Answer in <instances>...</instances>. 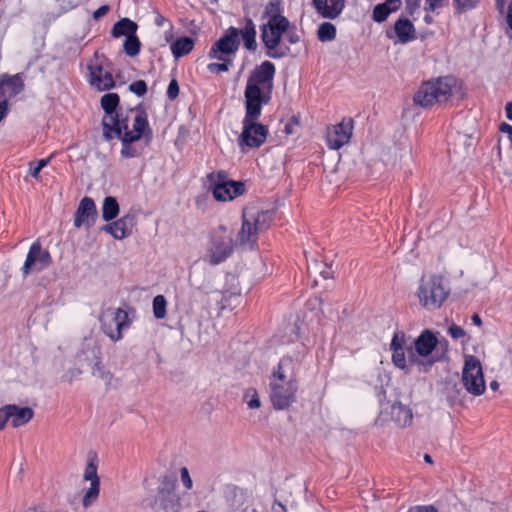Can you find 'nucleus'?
<instances>
[{"label": "nucleus", "instance_id": "obj_20", "mask_svg": "<svg viewBox=\"0 0 512 512\" xmlns=\"http://www.w3.org/2000/svg\"><path fill=\"white\" fill-rule=\"evenodd\" d=\"M353 120L343 118L338 124L332 125L326 131V144L331 150H338L348 144L353 132Z\"/></svg>", "mask_w": 512, "mask_h": 512}, {"label": "nucleus", "instance_id": "obj_8", "mask_svg": "<svg viewBox=\"0 0 512 512\" xmlns=\"http://www.w3.org/2000/svg\"><path fill=\"white\" fill-rule=\"evenodd\" d=\"M417 296L423 307L437 309L447 298L448 290L445 288L441 276H423L417 290Z\"/></svg>", "mask_w": 512, "mask_h": 512}, {"label": "nucleus", "instance_id": "obj_13", "mask_svg": "<svg viewBox=\"0 0 512 512\" xmlns=\"http://www.w3.org/2000/svg\"><path fill=\"white\" fill-rule=\"evenodd\" d=\"M228 507L233 512H265L266 505L262 498L252 491L233 487L227 498Z\"/></svg>", "mask_w": 512, "mask_h": 512}, {"label": "nucleus", "instance_id": "obj_23", "mask_svg": "<svg viewBox=\"0 0 512 512\" xmlns=\"http://www.w3.org/2000/svg\"><path fill=\"white\" fill-rule=\"evenodd\" d=\"M316 12L323 18L336 19L345 7V0H312Z\"/></svg>", "mask_w": 512, "mask_h": 512}, {"label": "nucleus", "instance_id": "obj_38", "mask_svg": "<svg viewBox=\"0 0 512 512\" xmlns=\"http://www.w3.org/2000/svg\"><path fill=\"white\" fill-rule=\"evenodd\" d=\"M167 302L163 295H157L153 299V314L156 319H164L166 317Z\"/></svg>", "mask_w": 512, "mask_h": 512}, {"label": "nucleus", "instance_id": "obj_49", "mask_svg": "<svg viewBox=\"0 0 512 512\" xmlns=\"http://www.w3.org/2000/svg\"><path fill=\"white\" fill-rule=\"evenodd\" d=\"M407 512H438L434 505H416L410 507Z\"/></svg>", "mask_w": 512, "mask_h": 512}, {"label": "nucleus", "instance_id": "obj_18", "mask_svg": "<svg viewBox=\"0 0 512 512\" xmlns=\"http://www.w3.org/2000/svg\"><path fill=\"white\" fill-rule=\"evenodd\" d=\"M413 419L412 410L399 402L385 404L382 406L378 422L384 424L393 422L396 427L405 428L411 425Z\"/></svg>", "mask_w": 512, "mask_h": 512}, {"label": "nucleus", "instance_id": "obj_22", "mask_svg": "<svg viewBox=\"0 0 512 512\" xmlns=\"http://www.w3.org/2000/svg\"><path fill=\"white\" fill-rule=\"evenodd\" d=\"M98 211L95 202L90 197H84L80 200L74 216V227H85L90 229L96 222Z\"/></svg>", "mask_w": 512, "mask_h": 512}, {"label": "nucleus", "instance_id": "obj_28", "mask_svg": "<svg viewBox=\"0 0 512 512\" xmlns=\"http://www.w3.org/2000/svg\"><path fill=\"white\" fill-rule=\"evenodd\" d=\"M128 216L122 217L103 226L102 230L110 234L114 239L122 240L128 235Z\"/></svg>", "mask_w": 512, "mask_h": 512}, {"label": "nucleus", "instance_id": "obj_34", "mask_svg": "<svg viewBox=\"0 0 512 512\" xmlns=\"http://www.w3.org/2000/svg\"><path fill=\"white\" fill-rule=\"evenodd\" d=\"M98 470V459L95 454L89 455L87 464L83 472V479L89 483L100 482V478L97 473Z\"/></svg>", "mask_w": 512, "mask_h": 512}, {"label": "nucleus", "instance_id": "obj_19", "mask_svg": "<svg viewBox=\"0 0 512 512\" xmlns=\"http://www.w3.org/2000/svg\"><path fill=\"white\" fill-rule=\"evenodd\" d=\"M155 503L160 512H181L182 503L175 485L170 480H164L157 490Z\"/></svg>", "mask_w": 512, "mask_h": 512}, {"label": "nucleus", "instance_id": "obj_59", "mask_svg": "<svg viewBox=\"0 0 512 512\" xmlns=\"http://www.w3.org/2000/svg\"><path fill=\"white\" fill-rule=\"evenodd\" d=\"M471 320H472V323L477 325V326H480L482 324V321H481V318L479 315L477 314H474L472 317H471Z\"/></svg>", "mask_w": 512, "mask_h": 512}, {"label": "nucleus", "instance_id": "obj_17", "mask_svg": "<svg viewBox=\"0 0 512 512\" xmlns=\"http://www.w3.org/2000/svg\"><path fill=\"white\" fill-rule=\"evenodd\" d=\"M240 44V31L235 27H230L224 35L220 37L210 48L208 56L211 59L224 61L226 55L234 54Z\"/></svg>", "mask_w": 512, "mask_h": 512}, {"label": "nucleus", "instance_id": "obj_43", "mask_svg": "<svg viewBox=\"0 0 512 512\" xmlns=\"http://www.w3.org/2000/svg\"><path fill=\"white\" fill-rule=\"evenodd\" d=\"M129 90L135 95L141 97L147 92V85L143 80H137L129 85Z\"/></svg>", "mask_w": 512, "mask_h": 512}, {"label": "nucleus", "instance_id": "obj_24", "mask_svg": "<svg viewBox=\"0 0 512 512\" xmlns=\"http://www.w3.org/2000/svg\"><path fill=\"white\" fill-rule=\"evenodd\" d=\"M438 340L430 330H424L414 341V352L421 357L429 356L436 348Z\"/></svg>", "mask_w": 512, "mask_h": 512}, {"label": "nucleus", "instance_id": "obj_40", "mask_svg": "<svg viewBox=\"0 0 512 512\" xmlns=\"http://www.w3.org/2000/svg\"><path fill=\"white\" fill-rule=\"evenodd\" d=\"M243 398L250 409H258L261 405L258 393L254 388L247 389Z\"/></svg>", "mask_w": 512, "mask_h": 512}, {"label": "nucleus", "instance_id": "obj_55", "mask_svg": "<svg viewBox=\"0 0 512 512\" xmlns=\"http://www.w3.org/2000/svg\"><path fill=\"white\" fill-rule=\"evenodd\" d=\"M286 34H287L288 40L291 44L298 42V36L294 32H292L290 29L288 30V32H286Z\"/></svg>", "mask_w": 512, "mask_h": 512}, {"label": "nucleus", "instance_id": "obj_9", "mask_svg": "<svg viewBox=\"0 0 512 512\" xmlns=\"http://www.w3.org/2000/svg\"><path fill=\"white\" fill-rule=\"evenodd\" d=\"M233 252V233L224 226L213 230L210 236L209 246L205 255V261L211 265L224 262Z\"/></svg>", "mask_w": 512, "mask_h": 512}, {"label": "nucleus", "instance_id": "obj_63", "mask_svg": "<svg viewBox=\"0 0 512 512\" xmlns=\"http://www.w3.org/2000/svg\"><path fill=\"white\" fill-rule=\"evenodd\" d=\"M412 1H413V0H407V4H408V6H411V5H412Z\"/></svg>", "mask_w": 512, "mask_h": 512}, {"label": "nucleus", "instance_id": "obj_53", "mask_svg": "<svg viewBox=\"0 0 512 512\" xmlns=\"http://www.w3.org/2000/svg\"><path fill=\"white\" fill-rule=\"evenodd\" d=\"M109 10V7L107 5L100 6L97 10L94 11L93 17L95 19H98L102 16H104Z\"/></svg>", "mask_w": 512, "mask_h": 512}, {"label": "nucleus", "instance_id": "obj_30", "mask_svg": "<svg viewBox=\"0 0 512 512\" xmlns=\"http://www.w3.org/2000/svg\"><path fill=\"white\" fill-rule=\"evenodd\" d=\"M194 45L195 42L191 37H180L171 44V53L175 59H179L190 53L193 50Z\"/></svg>", "mask_w": 512, "mask_h": 512}, {"label": "nucleus", "instance_id": "obj_31", "mask_svg": "<svg viewBox=\"0 0 512 512\" xmlns=\"http://www.w3.org/2000/svg\"><path fill=\"white\" fill-rule=\"evenodd\" d=\"M240 31V37L243 40L244 46L248 50H255L256 49V28L255 24L253 23L252 19L247 18L245 20L244 27L239 30Z\"/></svg>", "mask_w": 512, "mask_h": 512}, {"label": "nucleus", "instance_id": "obj_10", "mask_svg": "<svg viewBox=\"0 0 512 512\" xmlns=\"http://www.w3.org/2000/svg\"><path fill=\"white\" fill-rule=\"evenodd\" d=\"M208 189L216 201H232L245 191L243 182L228 180L224 171L212 172L207 175Z\"/></svg>", "mask_w": 512, "mask_h": 512}, {"label": "nucleus", "instance_id": "obj_16", "mask_svg": "<svg viewBox=\"0 0 512 512\" xmlns=\"http://www.w3.org/2000/svg\"><path fill=\"white\" fill-rule=\"evenodd\" d=\"M100 347L93 337H87L81 343V346L76 354L77 362L81 366L91 367L92 374L103 378L104 371L101 366L100 360Z\"/></svg>", "mask_w": 512, "mask_h": 512}, {"label": "nucleus", "instance_id": "obj_7", "mask_svg": "<svg viewBox=\"0 0 512 512\" xmlns=\"http://www.w3.org/2000/svg\"><path fill=\"white\" fill-rule=\"evenodd\" d=\"M272 221L271 213L268 211H255L245 209L243 211V222L238 239L242 245H251L256 241L258 233L269 228Z\"/></svg>", "mask_w": 512, "mask_h": 512}, {"label": "nucleus", "instance_id": "obj_48", "mask_svg": "<svg viewBox=\"0 0 512 512\" xmlns=\"http://www.w3.org/2000/svg\"><path fill=\"white\" fill-rule=\"evenodd\" d=\"M448 333L449 335L453 338V339H460L462 337L465 336V331L463 328H461L460 326H457L455 324L451 325L448 329Z\"/></svg>", "mask_w": 512, "mask_h": 512}, {"label": "nucleus", "instance_id": "obj_57", "mask_svg": "<svg viewBox=\"0 0 512 512\" xmlns=\"http://www.w3.org/2000/svg\"><path fill=\"white\" fill-rule=\"evenodd\" d=\"M505 112L507 119L512 120V102L506 104Z\"/></svg>", "mask_w": 512, "mask_h": 512}, {"label": "nucleus", "instance_id": "obj_15", "mask_svg": "<svg viewBox=\"0 0 512 512\" xmlns=\"http://www.w3.org/2000/svg\"><path fill=\"white\" fill-rule=\"evenodd\" d=\"M392 363L400 370L408 371L409 367L418 362L412 346H407L406 335L403 331L394 332L390 342Z\"/></svg>", "mask_w": 512, "mask_h": 512}, {"label": "nucleus", "instance_id": "obj_29", "mask_svg": "<svg viewBox=\"0 0 512 512\" xmlns=\"http://www.w3.org/2000/svg\"><path fill=\"white\" fill-rule=\"evenodd\" d=\"M137 29L138 26L134 21L129 18H122L113 25L111 35L114 38H120L122 36L127 38L136 34Z\"/></svg>", "mask_w": 512, "mask_h": 512}, {"label": "nucleus", "instance_id": "obj_14", "mask_svg": "<svg viewBox=\"0 0 512 512\" xmlns=\"http://www.w3.org/2000/svg\"><path fill=\"white\" fill-rule=\"evenodd\" d=\"M392 363L400 370L408 371L409 367L418 362L412 346H407L406 335L403 331L394 332L390 342Z\"/></svg>", "mask_w": 512, "mask_h": 512}, {"label": "nucleus", "instance_id": "obj_6", "mask_svg": "<svg viewBox=\"0 0 512 512\" xmlns=\"http://www.w3.org/2000/svg\"><path fill=\"white\" fill-rule=\"evenodd\" d=\"M87 70V81L93 89L103 92L115 88L110 63L104 55L95 52L87 62Z\"/></svg>", "mask_w": 512, "mask_h": 512}, {"label": "nucleus", "instance_id": "obj_37", "mask_svg": "<svg viewBox=\"0 0 512 512\" xmlns=\"http://www.w3.org/2000/svg\"><path fill=\"white\" fill-rule=\"evenodd\" d=\"M141 43L136 34L127 37L124 41L123 48L124 52L130 56L135 57L140 52Z\"/></svg>", "mask_w": 512, "mask_h": 512}, {"label": "nucleus", "instance_id": "obj_2", "mask_svg": "<svg viewBox=\"0 0 512 512\" xmlns=\"http://www.w3.org/2000/svg\"><path fill=\"white\" fill-rule=\"evenodd\" d=\"M275 71L272 62L264 61L252 70L247 79L244 91L245 115L238 138V146L242 152L259 148L266 141L268 128L258 120L262 107L271 100Z\"/></svg>", "mask_w": 512, "mask_h": 512}, {"label": "nucleus", "instance_id": "obj_54", "mask_svg": "<svg viewBox=\"0 0 512 512\" xmlns=\"http://www.w3.org/2000/svg\"><path fill=\"white\" fill-rule=\"evenodd\" d=\"M271 512H286V507L282 503L275 500L271 507Z\"/></svg>", "mask_w": 512, "mask_h": 512}, {"label": "nucleus", "instance_id": "obj_12", "mask_svg": "<svg viewBox=\"0 0 512 512\" xmlns=\"http://www.w3.org/2000/svg\"><path fill=\"white\" fill-rule=\"evenodd\" d=\"M462 383L465 390L473 396H480L486 390L482 365L473 355H466L462 369Z\"/></svg>", "mask_w": 512, "mask_h": 512}, {"label": "nucleus", "instance_id": "obj_60", "mask_svg": "<svg viewBox=\"0 0 512 512\" xmlns=\"http://www.w3.org/2000/svg\"><path fill=\"white\" fill-rule=\"evenodd\" d=\"M320 274L324 279H328L331 276V271L329 268H327L326 270L321 271Z\"/></svg>", "mask_w": 512, "mask_h": 512}, {"label": "nucleus", "instance_id": "obj_42", "mask_svg": "<svg viewBox=\"0 0 512 512\" xmlns=\"http://www.w3.org/2000/svg\"><path fill=\"white\" fill-rule=\"evenodd\" d=\"M457 11L465 12L474 9L478 5V0H453Z\"/></svg>", "mask_w": 512, "mask_h": 512}, {"label": "nucleus", "instance_id": "obj_56", "mask_svg": "<svg viewBox=\"0 0 512 512\" xmlns=\"http://www.w3.org/2000/svg\"><path fill=\"white\" fill-rule=\"evenodd\" d=\"M507 23L509 27L512 29V0L510 1L508 6Z\"/></svg>", "mask_w": 512, "mask_h": 512}, {"label": "nucleus", "instance_id": "obj_52", "mask_svg": "<svg viewBox=\"0 0 512 512\" xmlns=\"http://www.w3.org/2000/svg\"><path fill=\"white\" fill-rule=\"evenodd\" d=\"M500 131L503 133H506L508 135V139L510 141V144L512 146V126L507 123H502L500 125Z\"/></svg>", "mask_w": 512, "mask_h": 512}, {"label": "nucleus", "instance_id": "obj_64", "mask_svg": "<svg viewBox=\"0 0 512 512\" xmlns=\"http://www.w3.org/2000/svg\"><path fill=\"white\" fill-rule=\"evenodd\" d=\"M414 6H415V7H418V6H419V4H418V2H417V1H415Z\"/></svg>", "mask_w": 512, "mask_h": 512}, {"label": "nucleus", "instance_id": "obj_41", "mask_svg": "<svg viewBox=\"0 0 512 512\" xmlns=\"http://www.w3.org/2000/svg\"><path fill=\"white\" fill-rule=\"evenodd\" d=\"M231 64L226 58L224 61L220 63L212 62L207 65V69L209 72L214 74H220L222 72H227L229 70V65Z\"/></svg>", "mask_w": 512, "mask_h": 512}, {"label": "nucleus", "instance_id": "obj_32", "mask_svg": "<svg viewBox=\"0 0 512 512\" xmlns=\"http://www.w3.org/2000/svg\"><path fill=\"white\" fill-rule=\"evenodd\" d=\"M444 394L451 406L461 405L465 399V393L462 388L458 384L452 382H446Z\"/></svg>", "mask_w": 512, "mask_h": 512}, {"label": "nucleus", "instance_id": "obj_25", "mask_svg": "<svg viewBox=\"0 0 512 512\" xmlns=\"http://www.w3.org/2000/svg\"><path fill=\"white\" fill-rule=\"evenodd\" d=\"M395 43H408L415 39L414 25L406 18L398 19L394 24Z\"/></svg>", "mask_w": 512, "mask_h": 512}, {"label": "nucleus", "instance_id": "obj_1", "mask_svg": "<svg viewBox=\"0 0 512 512\" xmlns=\"http://www.w3.org/2000/svg\"><path fill=\"white\" fill-rule=\"evenodd\" d=\"M119 101L116 93H106L101 98V107L105 112L102 119L103 137L108 141L113 138L121 141V157H140L152 138L147 115L142 109L118 111Z\"/></svg>", "mask_w": 512, "mask_h": 512}, {"label": "nucleus", "instance_id": "obj_61", "mask_svg": "<svg viewBox=\"0 0 512 512\" xmlns=\"http://www.w3.org/2000/svg\"><path fill=\"white\" fill-rule=\"evenodd\" d=\"M498 387H499V384H498L496 381H492V382L490 383V388H491L492 390H497V389H498Z\"/></svg>", "mask_w": 512, "mask_h": 512}, {"label": "nucleus", "instance_id": "obj_39", "mask_svg": "<svg viewBox=\"0 0 512 512\" xmlns=\"http://www.w3.org/2000/svg\"><path fill=\"white\" fill-rule=\"evenodd\" d=\"M51 158L52 156L48 157V158H44V159H40L36 162H30L29 163V175L34 178V179H38L39 178V174L41 172V170L43 168H45L51 161Z\"/></svg>", "mask_w": 512, "mask_h": 512}, {"label": "nucleus", "instance_id": "obj_44", "mask_svg": "<svg viewBox=\"0 0 512 512\" xmlns=\"http://www.w3.org/2000/svg\"><path fill=\"white\" fill-rule=\"evenodd\" d=\"M10 84H11V81H9L7 83H0V94L2 93V90L5 87H9ZM7 108H8V105H7L6 98L4 96L3 97L0 96V121L5 117V115L7 113Z\"/></svg>", "mask_w": 512, "mask_h": 512}, {"label": "nucleus", "instance_id": "obj_3", "mask_svg": "<svg viewBox=\"0 0 512 512\" xmlns=\"http://www.w3.org/2000/svg\"><path fill=\"white\" fill-rule=\"evenodd\" d=\"M308 349L300 343L283 356L269 378L270 400L276 410L289 408L297 399L298 375L307 368Z\"/></svg>", "mask_w": 512, "mask_h": 512}, {"label": "nucleus", "instance_id": "obj_62", "mask_svg": "<svg viewBox=\"0 0 512 512\" xmlns=\"http://www.w3.org/2000/svg\"><path fill=\"white\" fill-rule=\"evenodd\" d=\"M424 460H425V462H426V463H429V464H431V463H432V458H431V456H430V455H428V454H425V456H424Z\"/></svg>", "mask_w": 512, "mask_h": 512}, {"label": "nucleus", "instance_id": "obj_11", "mask_svg": "<svg viewBox=\"0 0 512 512\" xmlns=\"http://www.w3.org/2000/svg\"><path fill=\"white\" fill-rule=\"evenodd\" d=\"M101 330L112 341L118 342L123 338V330L130 325L128 314L121 308H108L100 315Z\"/></svg>", "mask_w": 512, "mask_h": 512}, {"label": "nucleus", "instance_id": "obj_45", "mask_svg": "<svg viewBox=\"0 0 512 512\" xmlns=\"http://www.w3.org/2000/svg\"><path fill=\"white\" fill-rule=\"evenodd\" d=\"M180 480L183 484V486L187 489V490H190L192 489L193 487V481H192V478L189 474V471L186 467H182L180 469Z\"/></svg>", "mask_w": 512, "mask_h": 512}, {"label": "nucleus", "instance_id": "obj_58", "mask_svg": "<svg viewBox=\"0 0 512 512\" xmlns=\"http://www.w3.org/2000/svg\"><path fill=\"white\" fill-rule=\"evenodd\" d=\"M165 22L166 19L162 15H157V17L155 18V24L159 27H162Z\"/></svg>", "mask_w": 512, "mask_h": 512}, {"label": "nucleus", "instance_id": "obj_51", "mask_svg": "<svg viewBox=\"0 0 512 512\" xmlns=\"http://www.w3.org/2000/svg\"><path fill=\"white\" fill-rule=\"evenodd\" d=\"M443 0H427L425 10L433 12L435 9L442 6Z\"/></svg>", "mask_w": 512, "mask_h": 512}, {"label": "nucleus", "instance_id": "obj_35", "mask_svg": "<svg viewBox=\"0 0 512 512\" xmlns=\"http://www.w3.org/2000/svg\"><path fill=\"white\" fill-rule=\"evenodd\" d=\"M100 493V482H91L90 486L84 490L82 504L85 508L90 507L96 502Z\"/></svg>", "mask_w": 512, "mask_h": 512}, {"label": "nucleus", "instance_id": "obj_47", "mask_svg": "<svg viewBox=\"0 0 512 512\" xmlns=\"http://www.w3.org/2000/svg\"><path fill=\"white\" fill-rule=\"evenodd\" d=\"M11 414L8 410V405L0 408V430H3L8 422H10Z\"/></svg>", "mask_w": 512, "mask_h": 512}, {"label": "nucleus", "instance_id": "obj_50", "mask_svg": "<svg viewBox=\"0 0 512 512\" xmlns=\"http://www.w3.org/2000/svg\"><path fill=\"white\" fill-rule=\"evenodd\" d=\"M82 373V370L80 368H73L68 370L63 375V380L71 383L75 378H77Z\"/></svg>", "mask_w": 512, "mask_h": 512}, {"label": "nucleus", "instance_id": "obj_26", "mask_svg": "<svg viewBox=\"0 0 512 512\" xmlns=\"http://www.w3.org/2000/svg\"><path fill=\"white\" fill-rule=\"evenodd\" d=\"M8 410L11 414L10 423L14 428L27 424L34 415V412L30 407H20L10 404L8 405Z\"/></svg>", "mask_w": 512, "mask_h": 512}, {"label": "nucleus", "instance_id": "obj_46", "mask_svg": "<svg viewBox=\"0 0 512 512\" xmlns=\"http://www.w3.org/2000/svg\"><path fill=\"white\" fill-rule=\"evenodd\" d=\"M179 94V85L175 79H172L167 88V97L174 100Z\"/></svg>", "mask_w": 512, "mask_h": 512}, {"label": "nucleus", "instance_id": "obj_36", "mask_svg": "<svg viewBox=\"0 0 512 512\" xmlns=\"http://www.w3.org/2000/svg\"><path fill=\"white\" fill-rule=\"evenodd\" d=\"M317 36L321 42L332 41L336 37V27L330 22H324L318 27Z\"/></svg>", "mask_w": 512, "mask_h": 512}, {"label": "nucleus", "instance_id": "obj_4", "mask_svg": "<svg viewBox=\"0 0 512 512\" xmlns=\"http://www.w3.org/2000/svg\"><path fill=\"white\" fill-rule=\"evenodd\" d=\"M267 22L261 26V40L267 49V56L280 59L288 52V47H282L281 39L291 28L289 20L282 15L280 0L271 1L265 8Z\"/></svg>", "mask_w": 512, "mask_h": 512}, {"label": "nucleus", "instance_id": "obj_33", "mask_svg": "<svg viewBox=\"0 0 512 512\" xmlns=\"http://www.w3.org/2000/svg\"><path fill=\"white\" fill-rule=\"evenodd\" d=\"M120 208L118 201L113 196H107L102 203V218L106 222H110L117 218Z\"/></svg>", "mask_w": 512, "mask_h": 512}, {"label": "nucleus", "instance_id": "obj_5", "mask_svg": "<svg viewBox=\"0 0 512 512\" xmlns=\"http://www.w3.org/2000/svg\"><path fill=\"white\" fill-rule=\"evenodd\" d=\"M453 77H440L422 84L414 95L415 104L427 108L448 100L455 87Z\"/></svg>", "mask_w": 512, "mask_h": 512}, {"label": "nucleus", "instance_id": "obj_21", "mask_svg": "<svg viewBox=\"0 0 512 512\" xmlns=\"http://www.w3.org/2000/svg\"><path fill=\"white\" fill-rule=\"evenodd\" d=\"M50 253L43 249L39 241H35L29 248L24 265L22 267V273L27 276L31 272H40L51 264Z\"/></svg>", "mask_w": 512, "mask_h": 512}, {"label": "nucleus", "instance_id": "obj_27", "mask_svg": "<svg viewBox=\"0 0 512 512\" xmlns=\"http://www.w3.org/2000/svg\"><path fill=\"white\" fill-rule=\"evenodd\" d=\"M401 0H386L376 5L372 12V19L377 23L384 22L391 13L397 11L401 7Z\"/></svg>", "mask_w": 512, "mask_h": 512}]
</instances>
